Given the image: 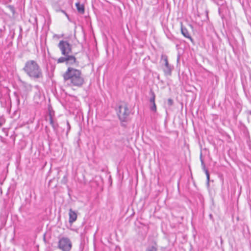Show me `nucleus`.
<instances>
[{"mask_svg":"<svg viewBox=\"0 0 251 251\" xmlns=\"http://www.w3.org/2000/svg\"><path fill=\"white\" fill-rule=\"evenodd\" d=\"M64 81L71 86L80 87L84 83L80 70L69 67L63 75Z\"/></svg>","mask_w":251,"mask_h":251,"instance_id":"nucleus-1","label":"nucleus"},{"mask_svg":"<svg viewBox=\"0 0 251 251\" xmlns=\"http://www.w3.org/2000/svg\"><path fill=\"white\" fill-rule=\"evenodd\" d=\"M30 78L38 80L43 78L42 70L38 63L33 60H27L23 69Z\"/></svg>","mask_w":251,"mask_h":251,"instance_id":"nucleus-2","label":"nucleus"},{"mask_svg":"<svg viewBox=\"0 0 251 251\" xmlns=\"http://www.w3.org/2000/svg\"><path fill=\"white\" fill-rule=\"evenodd\" d=\"M130 110L126 104L120 105L117 110V115L120 121L127 122Z\"/></svg>","mask_w":251,"mask_h":251,"instance_id":"nucleus-3","label":"nucleus"},{"mask_svg":"<svg viewBox=\"0 0 251 251\" xmlns=\"http://www.w3.org/2000/svg\"><path fill=\"white\" fill-rule=\"evenodd\" d=\"M57 46L63 56L72 52V45L68 41H60Z\"/></svg>","mask_w":251,"mask_h":251,"instance_id":"nucleus-4","label":"nucleus"},{"mask_svg":"<svg viewBox=\"0 0 251 251\" xmlns=\"http://www.w3.org/2000/svg\"><path fill=\"white\" fill-rule=\"evenodd\" d=\"M64 62L67 65H76V66H78L79 64V62L77 61L76 57L74 55L70 54L66 55V56L60 57L57 60V63Z\"/></svg>","mask_w":251,"mask_h":251,"instance_id":"nucleus-5","label":"nucleus"},{"mask_svg":"<svg viewBox=\"0 0 251 251\" xmlns=\"http://www.w3.org/2000/svg\"><path fill=\"white\" fill-rule=\"evenodd\" d=\"M72 247L71 240L67 237H62L58 243V248L62 251H70Z\"/></svg>","mask_w":251,"mask_h":251,"instance_id":"nucleus-6","label":"nucleus"},{"mask_svg":"<svg viewBox=\"0 0 251 251\" xmlns=\"http://www.w3.org/2000/svg\"><path fill=\"white\" fill-rule=\"evenodd\" d=\"M150 95L151 98L150 99V102L151 103L150 106V110L153 112L156 111V106L155 103V95L152 89H150Z\"/></svg>","mask_w":251,"mask_h":251,"instance_id":"nucleus-7","label":"nucleus"},{"mask_svg":"<svg viewBox=\"0 0 251 251\" xmlns=\"http://www.w3.org/2000/svg\"><path fill=\"white\" fill-rule=\"evenodd\" d=\"M161 59L164 60L165 63V66L166 67V69L164 70L165 74L171 75L172 72V69L171 66L169 64L167 56L166 55H162L161 56Z\"/></svg>","mask_w":251,"mask_h":251,"instance_id":"nucleus-8","label":"nucleus"},{"mask_svg":"<svg viewBox=\"0 0 251 251\" xmlns=\"http://www.w3.org/2000/svg\"><path fill=\"white\" fill-rule=\"evenodd\" d=\"M69 222L70 224H72L76 221L77 219L76 213L73 211L72 208H70L69 212Z\"/></svg>","mask_w":251,"mask_h":251,"instance_id":"nucleus-9","label":"nucleus"},{"mask_svg":"<svg viewBox=\"0 0 251 251\" xmlns=\"http://www.w3.org/2000/svg\"><path fill=\"white\" fill-rule=\"evenodd\" d=\"M181 32L182 34L186 38L189 39L192 42H193V39L190 35L189 33L187 30V29L184 27L182 25V23H181Z\"/></svg>","mask_w":251,"mask_h":251,"instance_id":"nucleus-10","label":"nucleus"},{"mask_svg":"<svg viewBox=\"0 0 251 251\" xmlns=\"http://www.w3.org/2000/svg\"><path fill=\"white\" fill-rule=\"evenodd\" d=\"M78 12L81 14H83L85 12V8L83 4H80L79 2L75 3Z\"/></svg>","mask_w":251,"mask_h":251,"instance_id":"nucleus-11","label":"nucleus"},{"mask_svg":"<svg viewBox=\"0 0 251 251\" xmlns=\"http://www.w3.org/2000/svg\"><path fill=\"white\" fill-rule=\"evenodd\" d=\"M50 123L52 126L54 131H57L58 125L57 123L54 122L53 118L50 114Z\"/></svg>","mask_w":251,"mask_h":251,"instance_id":"nucleus-12","label":"nucleus"},{"mask_svg":"<svg viewBox=\"0 0 251 251\" xmlns=\"http://www.w3.org/2000/svg\"><path fill=\"white\" fill-rule=\"evenodd\" d=\"M146 251H157V245L154 242L152 245L149 246L146 249Z\"/></svg>","mask_w":251,"mask_h":251,"instance_id":"nucleus-13","label":"nucleus"},{"mask_svg":"<svg viewBox=\"0 0 251 251\" xmlns=\"http://www.w3.org/2000/svg\"><path fill=\"white\" fill-rule=\"evenodd\" d=\"M31 194H30L29 198H26L25 199V207H26L27 206H29L31 203Z\"/></svg>","mask_w":251,"mask_h":251,"instance_id":"nucleus-14","label":"nucleus"},{"mask_svg":"<svg viewBox=\"0 0 251 251\" xmlns=\"http://www.w3.org/2000/svg\"><path fill=\"white\" fill-rule=\"evenodd\" d=\"M55 10H56V12H62L63 13H64L66 15V16L67 17L68 19H69V15L64 10H62V9H60V8H56L55 9Z\"/></svg>","mask_w":251,"mask_h":251,"instance_id":"nucleus-15","label":"nucleus"},{"mask_svg":"<svg viewBox=\"0 0 251 251\" xmlns=\"http://www.w3.org/2000/svg\"><path fill=\"white\" fill-rule=\"evenodd\" d=\"M174 104V100H173V99L170 98L169 99H168V100H167V104L169 106H171L173 105Z\"/></svg>","mask_w":251,"mask_h":251,"instance_id":"nucleus-16","label":"nucleus"},{"mask_svg":"<svg viewBox=\"0 0 251 251\" xmlns=\"http://www.w3.org/2000/svg\"><path fill=\"white\" fill-rule=\"evenodd\" d=\"M7 7L12 12L13 14L15 13V8H14V6L11 5H9L7 6Z\"/></svg>","mask_w":251,"mask_h":251,"instance_id":"nucleus-17","label":"nucleus"},{"mask_svg":"<svg viewBox=\"0 0 251 251\" xmlns=\"http://www.w3.org/2000/svg\"><path fill=\"white\" fill-rule=\"evenodd\" d=\"M67 130L66 132V136H68V133L71 129V126H70L68 121H67Z\"/></svg>","mask_w":251,"mask_h":251,"instance_id":"nucleus-18","label":"nucleus"},{"mask_svg":"<svg viewBox=\"0 0 251 251\" xmlns=\"http://www.w3.org/2000/svg\"><path fill=\"white\" fill-rule=\"evenodd\" d=\"M206 184L208 186H209V181H210V175L209 173L207 175H206Z\"/></svg>","mask_w":251,"mask_h":251,"instance_id":"nucleus-19","label":"nucleus"},{"mask_svg":"<svg viewBox=\"0 0 251 251\" xmlns=\"http://www.w3.org/2000/svg\"><path fill=\"white\" fill-rule=\"evenodd\" d=\"M67 177L66 176H64L61 180V183L65 184L67 183Z\"/></svg>","mask_w":251,"mask_h":251,"instance_id":"nucleus-20","label":"nucleus"},{"mask_svg":"<svg viewBox=\"0 0 251 251\" xmlns=\"http://www.w3.org/2000/svg\"><path fill=\"white\" fill-rule=\"evenodd\" d=\"M201 162L202 169H205V168H206L203 159H201Z\"/></svg>","mask_w":251,"mask_h":251,"instance_id":"nucleus-21","label":"nucleus"},{"mask_svg":"<svg viewBox=\"0 0 251 251\" xmlns=\"http://www.w3.org/2000/svg\"><path fill=\"white\" fill-rule=\"evenodd\" d=\"M121 122V126L124 127H126V125L125 124L126 122Z\"/></svg>","mask_w":251,"mask_h":251,"instance_id":"nucleus-22","label":"nucleus"},{"mask_svg":"<svg viewBox=\"0 0 251 251\" xmlns=\"http://www.w3.org/2000/svg\"><path fill=\"white\" fill-rule=\"evenodd\" d=\"M203 170L205 172V173L206 175H207L208 174H209V172L206 168H205V169H203Z\"/></svg>","mask_w":251,"mask_h":251,"instance_id":"nucleus-23","label":"nucleus"},{"mask_svg":"<svg viewBox=\"0 0 251 251\" xmlns=\"http://www.w3.org/2000/svg\"><path fill=\"white\" fill-rule=\"evenodd\" d=\"M201 159H202V152H201V154H200V160H201Z\"/></svg>","mask_w":251,"mask_h":251,"instance_id":"nucleus-24","label":"nucleus"},{"mask_svg":"<svg viewBox=\"0 0 251 251\" xmlns=\"http://www.w3.org/2000/svg\"><path fill=\"white\" fill-rule=\"evenodd\" d=\"M209 217L211 219H213V215L211 214H209Z\"/></svg>","mask_w":251,"mask_h":251,"instance_id":"nucleus-25","label":"nucleus"},{"mask_svg":"<svg viewBox=\"0 0 251 251\" xmlns=\"http://www.w3.org/2000/svg\"><path fill=\"white\" fill-rule=\"evenodd\" d=\"M2 123L1 121H0V127L2 126Z\"/></svg>","mask_w":251,"mask_h":251,"instance_id":"nucleus-26","label":"nucleus"},{"mask_svg":"<svg viewBox=\"0 0 251 251\" xmlns=\"http://www.w3.org/2000/svg\"><path fill=\"white\" fill-rule=\"evenodd\" d=\"M24 206H25V205L23 204L22 206L20 207V208H22V207H24Z\"/></svg>","mask_w":251,"mask_h":251,"instance_id":"nucleus-27","label":"nucleus"},{"mask_svg":"<svg viewBox=\"0 0 251 251\" xmlns=\"http://www.w3.org/2000/svg\"><path fill=\"white\" fill-rule=\"evenodd\" d=\"M24 206H25V205L23 204L22 206L20 207V208H22V207H24Z\"/></svg>","mask_w":251,"mask_h":251,"instance_id":"nucleus-28","label":"nucleus"},{"mask_svg":"<svg viewBox=\"0 0 251 251\" xmlns=\"http://www.w3.org/2000/svg\"><path fill=\"white\" fill-rule=\"evenodd\" d=\"M14 251V250H11V251Z\"/></svg>","mask_w":251,"mask_h":251,"instance_id":"nucleus-29","label":"nucleus"}]
</instances>
